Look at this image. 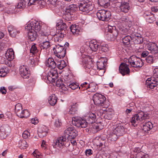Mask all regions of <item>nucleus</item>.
<instances>
[{"instance_id": "nucleus-12", "label": "nucleus", "mask_w": 158, "mask_h": 158, "mask_svg": "<svg viewBox=\"0 0 158 158\" xmlns=\"http://www.w3.org/2000/svg\"><path fill=\"white\" fill-rule=\"evenodd\" d=\"M67 139L63 136H61L56 139L52 144L54 148H56L57 147H60L63 146L65 142L66 141Z\"/></svg>"}, {"instance_id": "nucleus-36", "label": "nucleus", "mask_w": 158, "mask_h": 158, "mask_svg": "<svg viewBox=\"0 0 158 158\" xmlns=\"http://www.w3.org/2000/svg\"><path fill=\"white\" fill-rule=\"evenodd\" d=\"M40 47L43 49H47L50 46V43L48 40L42 42L39 45Z\"/></svg>"}, {"instance_id": "nucleus-33", "label": "nucleus", "mask_w": 158, "mask_h": 158, "mask_svg": "<svg viewBox=\"0 0 158 158\" xmlns=\"http://www.w3.org/2000/svg\"><path fill=\"white\" fill-rule=\"evenodd\" d=\"M122 41L123 44L125 45H128L130 44L131 39V37L127 35L124 37L122 36Z\"/></svg>"}, {"instance_id": "nucleus-49", "label": "nucleus", "mask_w": 158, "mask_h": 158, "mask_svg": "<svg viewBox=\"0 0 158 158\" xmlns=\"http://www.w3.org/2000/svg\"><path fill=\"white\" fill-rule=\"evenodd\" d=\"M93 127L94 129L99 130L102 129L101 122L98 123H95L93 126Z\"/></svg>"}, {"instance_id": "nucleus-45", "label": "nucleus", "mask_w": 158, "mask_h": 158, "mask_svg": "<svg viewBox=\"0 0 158 158\" xmlns=\"http://www.w3.org/2000/svg\"><path fill=\"white\" fill-rule=\"evenodd\" d=\"M153 76L151 78L152 80H155L157 82L158 81V69H155L153 71Z\"/></svg>"}, {"instance_id": "nucleus-26", "label": "nucleus", "mask_w": 158, "mask_h": 158, "mask_svg": "<svg viewBox=\"0 0 158 158\" xmlns=\"http://www.w3.org/2000/svg\"><path fill=\"white\" fill-rule=\"evenodd\" d=\"M99 44L96 41H91L89 44V47L91 49L94 51H96L99 48Z\"/></svg>"}, {"instance_id": "nucleus-6", "label": "nucleus", "mask_w": 158, "mask_h": 158, "mask_svg": "<svg viewBox=\"0 0 158 158\" xmlns=\"http://www.w3.org/2000/svg\"><path fill=\"white\" fill-rule=\"evenodd\" d=\"M93 100L95 105L103 106L106 100V98L102 94L97 93L93 95Z\"/></svg>"}, {"instance_id": "nucleus-13", "label": "nucleus", "mask_w": 158, "mask_h": 158, "mask_svg": "<svg viewBox=\"0 0 158 158\" xmlns=\"http://www.w3.org/2000/svg\"><path fill=\"white\" fill-rule=\"evenodd\" d=\"M19 73L23 78L28 79L30 75V72L28 71L27 68L25 66H21L19 69Z\"/></svg>"}, {"instance_id": "nucleus-34", "label": "nucleus", "mask_w": 158, "mask_h": 158, "mask_svg": "<svg viewBox=\"0 0 158 158\" xmlns=\"http://www.w3.org/2000/svg\"><path fill=\"white\" fill-rule=\"evenodd\" d=\"M22 107L21 104L19 103L17 104L15 106V112L17 116H20V113L22 110Z\"/></svg>"}, {"instance_id": "nucleus-20", "label": "nucleus", "mask_w": 158, "mask_h": 158, "mask_svg": "<svg viewBox=\"0 0 158 158\" xmlns=\"http://www.w3.org/2000/svg\"><path fill=\"white\" fill-rule=\"evenodd\" d=\"M83 62L85 64L86 67L89 69H92L94 64L88 56L83 58Z\"/></svg>"}, {"instance_id": "nucleus-32", "label": "nucleus", "mask_w": 158, "mask_h": 158, "mask_svg": "<svg viewBox=\"0 0 158 158\" xmlns=\"http://www.w3.org/2000/svg\"><path fill=\"white\" fill-rule=\"evenodd\" d=\"M5 56L9 60L14 59V55L13 49H10L9 51H7L5 54Z\"/></svg>"}, {"instance_id": "nucleus-2", "label": "nucleus", "mask_w": 158, "mask_h": 158, "mask_svg": "<svg viewBox=\"0 0 158 158\" xmlns=\"http://www.w3.org/2000/svg\"><path fill=\"white\" fill-rule=\"evenodd\" d=\"M25 29L29 31L28 32V38L31 41L35 40L37 38L38 35L41 30V25L39 22L36 21L28 23L25 27Z\"/></svg>"}, {"instance_id": "nucleus-5", "label": "nucleus", "mask_w": 158, "mask_h": 158, "mask_svg": "<svg viewBox=\"0 0 158 158\" xmlns=\"http://www.w3.org/2000/svg\"><path fill=\"white\" fill-rule=\"evenodd\" d=\"M128 62L131 66L133 67H141L143 65V62L142 60L135 56H131L128 60Z\"/></svg>"}, {"instance_id": "nucleus-62", "label": "nucleus", "mask_w": 158, "mask_h": 158, "mask_svg": "<svg viewBox=\"0 0 158 158\" xmlns=\"http://www.w3.org/2000/svg\"><path fill=\"white\" fill-rule=\"evenodd\" d=\"M15 29H16L12 26L10 25L8 27V30L9 33H10L11 31L12 32L13 31V30Z\"/></svg>"}, {"instance_id": "nucleus-10", "label": "nucleus", "mask_w": 158, "mask_h": 158, "mask_svg": "<svg viewBox=\"0 0 158 158\" xmlns=\"http://www.w3.org/2000/svg\"><path fill=\"white\" fill-rule=\"evenodd\" d=\"M64 134L68 135L69 139L75 138L77 135V131L73 127H69L64 131Z\"/></svg>"}, {"instance_id": "nucleus-46", "label": "nucleus", "mask_w": 158, "mask_h": 158, "mask_svg": "<svg viewBox=\"0 0 158 158\" xmlns=\"http://www.w3.org/2000/svg\"><path fill=\"white\" fill-rule=\"evenodd\" d=\"M86 89H89V90H88L89 91L94 92L97 89V88L95 85L91 84L88 85V87L86 88Z\"/></svg>"}, {"instance_id": "nucleus-64", "label": "nucleus", "mask_w": 158, "mask_h": 158, "mask_svg": "<svg viewBox=\"0 0 158 158\" xmlns=\"http://www.w3.org/2000/svg\"><path fill=\"white\" fill-rule=\"evenodd\" d=\"M68 85H69L68 84H67V85H66H66H64L60 88L62 90L64 91H66L67 90L69 89V88Z\"/></svg>"}, {"instance_id": "nucleus-48", "label": "nucleus", "mask_w": 158, "mask_h": 158, "mask_svg": "<svg viewBox=\"0 0 158 158\" xmlns=\"http://www.w3.org/2000/svg\"><path fill=\"white\" fill-rule=\"evenodd\" d=\"M48 74L49 76H50L52 78L54 77L55 79H56L58 75V73H57V71L54 70H52L48 72Z\"/></svg>"}, {"instance_id": "nucleus-37", "label": "nucleus", "mask_w": 158, "mask_h": 158, "mask_svg": "<svg viewBox=\"0 0 158 158\" xmlns=\"http://www.w3.org/2000/svg\"><path fill=\"white\" fill-rule=\"evenodd\" d=\"M56 66L60 69H62L66 66L65 62L60 59L56 63Z\"/></svg>"}, {"instance_id": "nucleus-28", "label": "nucleus", "mask_w": 158, "mask_h": 158, "mask_svg": "<svg viewBox=\"0 0 158 158\" xmlns=\"http://www.w3.org/2000/svg\"><path fill=\"white\" fill-rule=\"evenodd\" d=\"M153 127V126L152 123L150 122H148L143 125V130L145 132H147L152 129Z\"/></svg>"}, {"instance_id": "nucleus-18", "label": "nucleus", "mask_w": 158, "mask_h": 158, "mask_svg": "<svg viewBox=\"0 0 158 158\" xmlns=\"http://www.w3.org/2000/svg\"><path fill=\"white\" fill-rule=\"evenodd\" d=\"M113 131L114 133H115L118 136H120L124 133L125 129L123 126L120 125L116 127Z\"/></svg>"}, {"instance_id": "nucleus-38", "label": "nucleus", "mask_w": 158, "mask_h": 158, "mask_svg": "<svg viewBox=\"0 0 158 158\" xmlns=\"http://www.w3.org/2000/svg\"><path fill=\"white\" fill-rule=\"evenodd\" d=\"M110 2V0H98V4L100 6L104 7L109 6Z\"/></svg>"}, {"instance_id": "nucleus-29", "label": "nucleus", "mask_w": 158, "mask_h": 158, "mask_svg": "<svg viewBox=\"0 0 158 158\" xmlns=\"http://www.w3.org/2000/svg\"><path fill=\"white\" fill-rule=\"evenodd\" d=\"M39 33L40 35L39 37L40 40H43V41L48 40V33L45 32L41 29L40 30Z\"/></svg>"}, {"instance_id": "nucleus-43", "label": "nucleus", "mask_w": 158, "mask_h": 158, "mask_svg": "<svg viewBox=\"0 0 158 158\" xmlns=\"http://www.w3.org/2000/svg\"><path fill=\"white\" fill-rule=\"evenodd\" d=\"M118 136H118L115 133H114L113 131L110 133L109 138V139L111 141H114L117 139Z\"/></svg>"}, {"instance_id": "nucleus-30", "label": "nucleus", "mask_w": 158, "mask_h": 158, "mask_svg": "<svg viewBox=\"0 0 158 158\" xmlns=\"http://www.w3.org/2000/svg\"><path fill=\"white\" fill-rule=\"evenodd\" d=\"M78 106V105L77 103L75 104L72 105L69 111V114L72 115L75 114L77 111Z\"/></svg>"}, {"instance_id": "nucleus-31", "label": "nucleus", "mask_w": 158, "mask_h": 158, "mask_svg": "<svg viewBox=\"0 0 158 158\" xmlns=\"http://www.w3.org/2000/svg\"><path fill=\"white\" fill-rule=\"evenodd\" d=\"M108 31L110 33V36H112L113 39H114L116 38L118 35L117 31L114 29L111 26H110L108 28Z\"/></svg>"}, {"instance_id": "nucleus-15", "label": "nucleus", "mask_w": 158, "mask_h": 158, "mask_svg": "<svg viewBox=\"0 0 158 158\" xmlns=\"http://www.w3.org/2000/svg\"><path fill=\"white\" fill-rule=\"evenodd\" d=\"M148 50L151 51L152 54H154L158 53V47L155 43H149L146 45Z\"/></svg>"}, {"instance_id": "nucleus-47", "label": "nucleus", "mask_w": 158, "mask_h": 158, "mask_svg": "<svg viewBox=\"0 0 158 158\" xmlns=\"http://www.w3.org/2000/svg\"><path fill=\"white\" fill-rule=\"evenodd\" d=\"M134 31L131 32L130 31V34H131L133 36H135L138 38H140V42H139V44H141L143 42V38L141 37V35L140 34L137 33L135 32L134 31Z\"/></svg>"}, {"instance_id": "nucleus-58", "label": "nucleus", "mask_w": 158, "mask_h": 158, "mask_svg": "<svg viewBox=\"0 0 158 158\" xmlns=\"http://www.w3.org/2000/svg\"><path fill=\"white\" fill-rule=\"evenodd\" d=\"M47 78L48 81H49V82L50 83H52L55 81L56 79H55V78H52L50 76H49L48 74L47 75Z\"/></svg>"}, {"instance_id": "nucleus-24", "label": "nucleus", "mask_w": 158, "mask_h": 158, "mask_svg": "<svg viewBox=\"0 0 158 158\" xmlns=\"http://www.w3.org/2000/svg\"><path fill=\"white\" fill-rule=\"evenodd\" d=\"M105 63H104V61H101L99 62H98L97 63V68L99 69V71H102V73L101 74V75H103L105 71L104 69L105 68Z\"/></svg>"}, {"instance_id": "nucleus-22", "label": "nucleus", "mask_w": 158, "mask_h": 158, "mask_svg": "<svg viewBox=\"0 0 158 158\" xmlns=\"http://www.w3.org/2000/svg\"><path fill=\"white\" fill-rule=\"evenodd\" d=\"M66 33V32H59L58 33L55 34L54 37V41L55 42H60L63 40Z\"/></svg>"}, {"instance_id": "nucleus-63", "label": "nucleus", "mask_w": 158, "mask_h": 158, "mask_svg": "<svg viewBox=\"0 0 158 158\" xmlns=\"http://www.w3.org/2000/svg\"><path fill=\"white\" fill-rule=\"evenodd\" d=\"M87 83L86 82H85L84 83L82 84L81 85V86L79 87V89H80L81 90L82 88H83L85 87V89H83L82 90H84L85 89H86V88L87 87H86V85H87Z\"/></svg>"}, {"instance_id": "nucleus-50", "label": "nucleus", "mask_w": 158, "mask_h": 158, "mask_svg": "<svg viewBox=\"0 0 158 158\" xmlns=\"http://www.w3.org/2000/svg\"><path fill=\"white\" fill-rule=\"evenodd\" d=\"M7 72V69L5 68H2L0 69V76L4 77L6 74Z\"/></svg>"}, {"instance_id": "nucleus-16", "label": "nucleus", "mask_w": 158, "mask_h": 158, "mask_svg": "<svg viewBox=\"0 0 158 158\" xmlns=\"http://www.w3.org/2000/svg\"><path fill=\"white\" fill-rule=\"evenodd\" d=\"M70 30L74 35H81L82 33V30L75 25H73L70 27Z\"/></svg>"}, {"instance_id": "nucleus-3", "label": "nucleus", "mask_w": 158, "mask_h": 158, "mask_svg": "<svg viewBox=\"0 0 158 158\" xmlns=\"http://www.w3.org/2000/svg\"><path fill=\"white\" fill-rule=\"evenodd\" d=\"M111 15L110 12L108 10H101L97 13V16L98 19L103 21H108L110 19Z\"/></svg>"}, {"instance_id": "nucleus-41", "label": "nucleus", "mask_w": 158, "mask_h": 158, "mask_svg": "<svg viewBox=\"0 0 158 158\" xmlns=\"http://www.w3.org/2000/svg\"><path fill=\"white\" fill-rule=\"evenodd\" d=\"M114 115V112L111 111H107L104 116L105 119L111 120L113 117Z\"/></svg>"}, {"instance_id": "nucleus-11", "label": "nucleus", "mask_w": 158, "mask_h": 158, "mask_svg": "<svg viewBox=\"0 0 158 158\" xmlns=\"http://www.w3.org/2000/svg\"><path fill=\"white\" fill-rule=\"evenodd\" d=\"M129 65L125 63H122L119 66L120 73L123 75H129L130 70L128 67Z\"/></svg>"}, {"instance_id": "nucleus-1", "label": "nucleus", "mask_w": 158, "mask_h": 158, "mask_svg": "<svg viewBox=\"0 0 158 158\" xmlns=\"http://www.w3.org/2000/svg\"><path fill=\"white\" fill-rule=\"evenodd\" d=\"M96 119V115L92 112H89L85 116L84 119L80 118L73 119L72 123L78 127L85 128L89 124L95 122Z\"/></svg>"}, {"instance_id": "nucleus-14", "label": "nucleus", "mask_w": 158, "mask_h": 158, "mask_svg": "<svg viewBox=\"0 0 158 158\" xmlns=\"http://www.w3.org/2000/svg\"><path fill=\"white\" fill-rule=\"evenodd\" d=\"M48 129L45 126H43L38 128V130L39 136L41 138L46 137L48 134Z\"/></svg>"}, {"instance_id": "nucleus-17", "label": "nucleus", "mask_w": 158, "mask_h": 158, "mask_svg": "<svg viewBox=\"0 0 158 158\" xmlns=\"http://www.w3.org/2000/svg\"><path fill=\"white\" fill-rule=\"evenodd\" d=\"M77 10V7L76 5H70L67 7L65 12L68 15H73V13Z\"/></svg>"}, {"instance_id": "nucleus-42", "label": "nucleus", "mask_w": 158, "mask_h": 158, "mask_svg": "<svg viewBox=\"0 0 158 158\" xmlns=\"http://www.w3.org/2000/svg\"><path fill=\"white\" fill-rule=\"evenodd\" d=\"M99 50L100 53L107 52L108 50V45L107 44H102L99 47Z\"/></svg>"}, {"instance_id": "nucleus-19", "label": "nucleus", "mask_w": 158, "mask_h": 158, "mask_svg": "<svg viewBox=\"0 0 158 158\" xmlns=\"http://www.w3.org/2000/svg\"><path fill=\"white\" fill-rule=\"evenodd\" d=\"M143 16L149 23H152L155 20V17L151 13L146 12L143 14Z\"/></svg>"}, {"instance_id": "nucleus-9", "label": "nucleus", "mask_w": 158, "mask_h": 158, "mask_svg": "<svg viewBox=\"0 0 158 158\" xmlns=\"http://www.w3.org/2000/svg\"><path fill=\"white\" fill-rule=\"evenodd\" d=\"M79 8L82 12H89L93 10V6L90 3L82 2L79 5Z\"/></svg>"}, {"instance_id": "nucleus-8", "label": "nucleus", "mask_w": 158, "mask_h": 158, "mask_svg": "<svg viewBox=\"0 0 158 158\" xmlns=\"http://www.w3.org/2000/svg\"><path fill=\"white\" fill-rule=\"evenodd\" d=\"M40 0H20L15 9L17 8L24 9L27 5L30 6L38 3Z\"/></svg>"}, {"instance_id": "nucleus-4", "label": "nucleus", "mask_w": 158, "mask_h": 158, "mask_svg": "<svg viewBox=\"0 0 158 158\" xmlns=\"http://www.w3.org/2000/svg\"><path fill=\"white\" fill-rule=\"evenodd\" d=\"M149 117L148 114H145L144 112L140 111L133 116L131 122L132 123H139V121H142L144 119L148 118Z\"/></svg>"}, {"instance_id": "nucleus-21", "label": "nucleus", "mask_w": 158, "mask_h": 158, "mask_svg": "<svg viewBox=\"0 0 158 158\" xmlns=\"http://www.w3.org/2000/svg\"><path fill=\"white\" fill-rule=\"evenodd\" d=\"M121 12L126 13L130 9L129 4L126 2H122L119 7Z\"/></svg>"}, {"instance_id": "nucleus-61", "label": "nucleus", "mask_w": 158, "mask_h": 158, "mask_svg": "<svg viewBox=\"0 0 158 158\" xmlns=\"http://www.w3.org/2000/svg\"><path fill=\"white\" fill-rule=\"evenodd\" d=\"M75 138H71L70 139V141H71V145L72 146H76L77 143L75 140L74 139Z\"/></svg>"}, {"instance_id": "nucleus-54", "label": "nucleus", "mask_w": 158, "mask_h": 158, "mask_svg": "<svg viewBox=\"0 0 158 158\" xmlns=\"http://www.w3.org/2000/svg\"><path fill=\"white\" fill-rule=\"evenodd\" d=\"M146 61L150 64H152L153 62V58L152 56H149L146 59Z\"/></svg>"}, {"instance_id": "nucleus-53", "label": "nucleus", "mask_w": 158, "mask_h": 158, "mask_svg": "<svg viewBox=\"0 0 158 158\" xmlns=\"http://www.w3.org/2000/svg\"><path fill=\"white\" fill-rule=\"evenodd\" d=\"M19 33V31H17L16 29L13 30V31L10 33V36L12 37H15L16 35Z\"/></svg>"}, {"instance_id": "nucleus-25", "label": "nucleus", "mask_w": 158, "mask_h": 158, "mask_svg": "<svg viewBox=\"0 0 158 158\" xmlns=\"http://www.w3.org/2000/svg\"><path fill=\"white\" fill-rule=\"evenodd\" d=\"M57 29L60 30V32H66L67 26L65 23H60V24L57 23L56 24Z\"/></svg>"}, {"instance_id": "nucleus-59", "label": "nucleus", "mask_w": 158, "mask_h": 158, "mask_svg": "<svg viewBox=\"0 0 158 158\" xmlns=\"http://www.w3.org/2000/svg\"><path fill=\"white\" fill-rule=\"evenodd\" d=\"M56 63L54 60L50 64H49L48 65H47L50 68L52 69H54L56 68Z\"/></svg>"}, {"instance_id": "nucleus-52", "label": "nucleus", "mask_w": 158, "mask_h": 158, "mask_svg": "<svg viewBox=\"0 0 158 158\" xmlns=\"http://www.w3.org/2000/svg\"><path fill=\"white\" fill-rule=\"evenodd\" d=\"M30 51V52L33 54L38 52V50L36 47L35 46V44H34L31 46Z\"/></svg>"}, {"instance_id": "nucleus-51", "label": "nucleus", "mask_w": 158, "mask_h": 158, "mask_svg": "<svg viewBox=\"0 0 158 158\" xmlns=\"http://www.w3.org/2000/svg\"><path fill=\"white\" fill-rule=\"evenodd\" d=\"M69 88H71L72 89L74 90L77 88L79 85L75 83H69Z\"/></svg>"}, {"instance_id": "nucleus-55", "label": "nucleus", "mask_w": 158, "mask_h": 158, "mask_svg": "<svg viewBox=\"0 0 158 158\" xmlns=\"http://www.w3.org/2000/svg\"><path fill=\"white\" fill-rule=\"evenodd\" d=\"M64 85L63 80L61 79H58L56 81V85L58 87H61Z\"/></svg>"}, {"instance_id": "nucleus-60", "label": "nucleus", "mask_w": 158, "mask_h": 158, "mask_svg": "<svg viewBox=\"0 0 158 158\" xmlns=\"http://www.w3.org/2000/svg\"><path fill=\"white\" fill-rule=\"evenodd\" d=\"M62 123L61 121L59 119H56L55 123V126L56 127H59L61 125Z\"/></svg>"}, {"instance_id": "nucleus-57", "label": "nucleus", "mask_w": 158, "mask_h": 158, "mask_svg": "<svg viewBox=\"0 0 158 158\" xmlns=\"http://www.w3.org/2000/svg\"><path fill=\"white\" fill-rule=\"evenodd\" d=\"M30 135V133L27 131H25L23 132L22 136L24 139L28 138V136Z\"/></svg>"}, {"instance_id": "nucleus-39", "label": "nucleus", "mask_w": 158, "mask_h": 158, "mask_svg": "<svg viewBox=\"0 0 158 158\" xmlns=\"http://www.w3.org/2000/svg\"><path fill=\"white\" fill-rule=\"evenodd\" d=\"M135 30V29L133 28H132L131 29L128 30V29L124 27H123V28H121L120 29V31H121V34L125 35L127 34L128 33L130 34V31L131 32Z\"/></svg>"}, {"instance_id": "nucleus-23", "label": "nucleus", "mask_w": 158, "mask_h": 158, "mask_svg": "<svg viewBox=\"0 0 158 158\" xmlns=\"http://www.w3.org/2000/svg\"><path fill=\"white\" fill-rule=\"evenodd\" d=\"M147 83H148V86L151 89H153L158 85V81L157 82L155 80H152L151 77L148 78L146 81Z\"/></svg>"}, {"instance_id": "nucleus-44", "label": "nucleus", "mask_w": 158, "mask_h": 158, "mask_svg": "<svg viewBox=\"0 0 158 158\" xmlns=\"http://www.w3.org/2000/svg\"><path fill=\"white\" fill-rule=\"evenodd\" d=\"M6 132L5 128L3 126L0 127V137L1 139H5L6 137Z\"/></svg>"}, {"instance_id": "nucleus-27", "label": "nucleus", "mask_w": 158, "mask_h": 158, "mask_svg": "<svg viewBox=\"0 0 158 158\" xmlns=\"http://www.w3.org/2000/svg\"><path fill=\"white\" fill-rule=\"evenodd\" d=\"M57 98L55 94H52L49 98L48 102L52 106L55 105L57 102Z\"/></svg>"}, {"instance_id": "nucleus-7", "label": "nucleus", "mask_w": 158, "mask_h": 158, "mask_svg": "<svg viewBox=\"0 0 158 158\" xmlns=\"http://www.w3.org/2000/svg\"><path fill=\"white\" fill-rule=\"evenodd\" d=\"M53 50L56 56L58 58L60 59L64 57L66 51L63 45L59 44L56 45L55 47L53 48Z\"/></svg>"}, {"instance_id": "nucleus-56", "label": "nucleus", "mask_w": 158, "mask_h": 158, "mask_svg": "<svg viewBox=\"0 0 158 158\" xmlns=\"http://www.w3.org/2000/svg\"><path fill=\"white\" fill-rule=\"evenodd\" d=\"M71 138H70V139ZM71 141H70V139L69 137H68L66 141L64 143V145L66 147H68L70 146L71 144Z\"/></svg>"}, {"instance_id": "nucleus-35", "label": "nucleus", "mask_w": 158, "mask_h": 158, "mask_svg": "<svg viewBox=\"0 0 158 158\" xmlns=\"http://www.w3.org/2000/svg\"><path fill=\"white\" fill-rule=\"evenodd\" d=\"M28 146L27 142L24 139L21 140L19 142V147L21 149H26Z\"/></svg>"}, {"instance_id": "nucleus-40", "label": "nucleus", "mask_w": 158, "mask_h": 158, "mask_svg": "<svg viewBox=\"0 0 158 158\" xmlns=\"http://www.w3.org/2000/svg\"><path fill=\"white\" fill-rule=\"evenodd\" d=\"M20 113V116H18L21 118H27L30 115L29 112L26 109L22 110Z\"/></svg>"}]
</instances>
